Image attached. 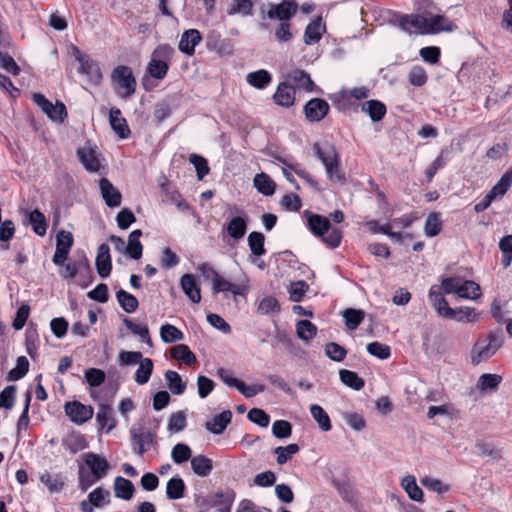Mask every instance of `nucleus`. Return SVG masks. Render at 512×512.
Returning a JSON list of instances; mask_svg holds the SVG:
<instances>
[{
  "instance_id": "1",
  "label": "nucleus",
  "mask_w": 512,
  "mask_h": 512,
  "mask_svg": "<svg viewBox=\"0 0 512 512\" xmlns=\"http://www.w3.org/2000/svg\"><path fill=\"white\" fill-rule=\"evenodd\" d=\"M307 225L310 231L329 247L337 248L341 244L342 232L336 227H332L329 218L310 213L307 216Z\"/></svg>"
},
{
  "instance_id": "2",
  "label": "nucleus",
  "mask_w": 512,
  "mask_h": 512,
  "mask_svg": "<svg viewBox=\"0 0 512 512\" xmlns=\"http://www.w3.org/2000/svg\"><path fill=\"white\" fill-rule=\"evenodd\" d=\"M298 11V4L295 0H283L280 3H268L262 5L259 9V15L262 20L260 28L268 30L269 25L265 20H278L281 22H290Z\"/></svg>"
},
{
  "instance_id": "3",
  "label": "nucleus",
  "mask_w": 512,
  "mask_h": 512,
  "mask_svg": "<svg viewBox=\"0 0 512 512\" xmlns=\"http://www.w3.org/2000/svg\"><path fill=\"white\" fill-rule=\"evenodd\" d=\"M313 151L325 166L329 179L333 182L344 183L345 174L340 169V157L336 147L332 144H327L322 148L318 143H314Z\"/></svg>"
},
{
  "instance_id": "4",
  "label": "nucleus",
  "mask_w": 512,
  "mask_h": 512,
  "mask_svg": "<svg viewBox=\"0 0 512 512\" xmlns=\"http://www.w3.org/2000/svg\"><path fill=\"white\" fill-rule=\"evenodd\" d=\"M174 54L175 49L171 45H158L151 54V59L147 65V73L154 79L161 80L165 78Z\"/></svg>"
},
{
  "instance_id": "5",
  "label": "nucleus",
  "mask_w": 512,
  "mask_h": 512,
  "mask_svg": "<svg viewBox=\"0 0 512 512\" xmlns=\"http://www.w3.org/2000/svg\"><path fill=\"white\" fill-rule=\"evenodd\" d=\"M111 80L122 98H130L136 91V79L129 66L115 67L111 73Z\"/></svg>"
},
{
  "instance_id": "6",
  "label": "nucleus",
  "mask_w": 512,
  "mask_h": 512,
  "mask_svg": "<svg viewBox=\"0 0 512 512\" xmlns=\"http://www.w3.org/2000/svg\"><path fill=\"white\" fill-rule=\"evenodd\" d=\"M72 53L79 63L78 72L85 74L90 82L99 84L102 80V72L98 63L75 46L73 47Z\"/></svg>"
},
{
  "instance_id": "7",
  "label": "nucleus",
  "mask_w": 512,
  "mask_h": 512,
  "mask_svg": "<svg viewBox=\"0 0 512 512\" xmlns=\"http://www.w3.org/2000/svg\"><path fill=\"white\" fill-rule=\"evenodd\" d=\"M73 242L74 239L71 232L65 230L58 232L56 236V250L52 258L55 265L61 266L67 260Z\"/></svg>"
},
{
  "instance_id": "8",
  "label": "nucleus",
  "mask_w": 512,
  "mask_h": 512,
  "mask_svg": "<svg viewBox=\"0 0 512 512\" xmlns=\"http://www.w3.org/2000/svg\"><path fill=\"white\" fill-rule=\"evenodd\" d=\"M393 25L398 26L402 31L412 34L424 35L425 16L420 14H406L400 15L399 19L391 22Z\"/></svg>"
},
{
  "instance_id": "9",
  "label": "nucleus",
  "mask_w": 512,
  "mask_h": 512,
  "mask_svg": "<svg viewBox=\"0 0 512 512\" xmlns=\"http://www.w3.org/2000/svg\"><path fill=\"white\" fill-rule=\"evenodd\" d=\"M130 435L133 450L139 456H143L147 448L154 444V434L147 428H131Z\"/></svg>"
},
{
  "instance_id": "10",
  "label": "nucleus",
  "mask_w": 512,
  "mask_h": 512,
  "mask_svg": "<svg viewBox=\"0 0 512 512\" xmlns=\"http://www.w3.org/2000/svg\"><path fill=\"white\" fill-rule=\"evenodd\" d=\"M93 408L82 404L79 401L67 402L65 404V413L69 419L78 425H81L93 417Z\"/></svg>"
},
{
  "instance_id": "11",
  "label": "nucleus",
  "mask_w": 512,
  "mask_h": 512,
  "mask_svg": "<svg viewBox=\"0 0 512 512\" xmlns=\"http://www.w3.org/2000/svg\"><path fill=\"white\" fill-rule=\"evenodd\" d=\"M457 26L443 15H431L425 17L424 35L437 34L440 32H452Z\"/></svg>"
},
{
  "instance_id": "12",
  "label": "nucleus",
  "mask_w": 512,
  "mask_h": 512,
  "mask_svg": "<svg viewBox=\"0 0 512 512\" xmlns=\"http://www.w3.org/2000/svg\"><path fill=\"white\" fill-rule=\"evenodd\" d=\"M206 47L210 51H214L219 55H230L233 52V44L230 39L222 38L221 34L212 30L206 35Z\"/></svg>"
},
{
  "instance_id": "13",
  "label": "nucleus",
  "mask_w": 512,
  "mask_h": 512,
  "mask_svg": "<svg viewBox=\"0 0 512 512\" xmlns=\"http://www.w3.org/2000/svg\"><path fill=\"white\" fill-rule=\"evenodd\" d=\"M329 109L330 106L326 100L313 98L305 104L304 113L310 122H318L328 114Z\"/></svg>"
},
{
  "instance_id": "14",
  "label": "nucleus",
  "mask_w": 512,
  "mask_h": 512,
  "mask_svg": "<svg viewBox=\"0 0 512 512\" xmlns=\"http://www.w3.org/2000/svg\"><path fill=\"white\" fill-rule=\"evenodd\" d=\"M84 462L91 470V474L99 480L104 478L110 469V465L104 457L92 452L84 455Z\"/></svg>"
},
{
  "instance_id": "15",
  "label": "nucleus",
  "mask_w": 512,
  "mask_h": 512,
  "mask_svg": "<svg viewBox=\"0 0 512 512\" xmlns=\"http://www.w3.org/2000/svg\"><path fill=\"white\" fill-rule=\"evenodd\" d=\"M235 492L232 489L217 491L208 501V505L217 512H231Z\"/></svg>"
},
{
  "instance_id": "16",
  "label": "nucleus",
  "mask_w": 512,
  "mask_h": 512,
  "mask_svg": "<svg viewBox=\"0 0 512 512\" xmlns=\"http://www.w3.org/2000/svg\"><path fill=\"white\" fill-rule=\"evenodd\" d=\"M101 196L105 204L110 208L119 207L122 202L120 191L107 178H101L99 181Z\"/></svg>"
},
{
  "instance_id": "17",
  "label": "nucleus",
  "mask_w": 512,
  "mask_h": 512,
  "mask_svg": "<svg viewBox=\"0 0 512 512\" xmlns=\"http://www.w3.org/2000/svg\"><path fill=\"white\" fill-rule=\"evenodd\" d=\"M24 225H30L32 230L38 236H44L47 232V220L45 215L39 210H26L24 213Z\"/></svg>"
},
{
  "instance_id": "18",
  "label": "nucleus",
  "mask_w": 512,
  "mask_h": 512,
  "mask_svg": "<svg viewBox=\"0 0 512 512\" xmlns=\"http://www.w3.org/2000/svg\"><path fill=\"white\" fill-rule=\"evenodd\" d=\"M295 94V87L291 83L284 81L277 86L273 100L277 105L289 108L294 105Z\"/></svg>"
},
{
  "instance_id": "19",
  "label": "nucleus",
  "mask_w": 512,
  "mask_h": 512,
  "mask_svg": "<svg viewBox=\"0 0 512 512\" xmlns=\"http://www.w3.org/2000/svg\"><path fill=\"white\" fill-rule=\"evenodd\" d=\"M97 273L101 278H107L112 270L110 248L106 243L101 244L97 249L95 260Z\"/></svg>"
},
{
  "instance_id": "20",
  "label": "nucleus",
  "mask_w": 512,
  "mask_h": 512,
  "mask_svg": "<svg viewBox=\"0 0 512 512\" xmlns=\"http://www.w3.org/2000/svg\"><path fill=\"white\" fill-rule=\"evenodd\" d=\"M446 312L448 314L446 319L455 320L460 323H475L480 318V313L476 309L467 306L448 308Z\"/></svg>"
},
{
  "instance_id": "21",
  "label": "nucleus",
  "mask_w": 512,
  "mask_h": 512,
  "mask_svg": "<svg viewBox=\"0 0 512 512\" xmlns=\"http://www.w3.org/2000/svg\"><path fill=\"white\" fill-rule=\"evenodd\" d=\"M180 286L185 295L193 303H199L201 301V290L194 275L184 274L180 279Z\"/></svg>"
},
{
  "instance_id": "22",
  "label": "nucleus",
  "mask_w": 512,
  "mask_h": 512,
  "mask_svg": "<svg viewBox=\"0 0 512 512\" xmlns=\"http://www.w3.org/2000/svg\"><path fill=\"white\" fill-rule=\"evenodd\" d=\"M202 40L200 32L196 29L186 30L179 41V50L187 55H193L195 47Z\"/></svg>"
},
{
  "instance_id": "23",
  "label": "nucleus",
  "mask_w": 512,
  "mask_h": 512,
  "mask_svg": "<svg viewBox=\"0 0 512 512\" xmlns=\"http://www.w3.org/2000/svg\"><path fill=\"white\" fill-rule=\"evenodd\" d=\"M110 125L113 131L121 138L126 139L130 136L131 131L125 118L121 117V111L112 107L109 113Z\"/></svg>"
},
{
  "instance_id": "24",
  "label": "nucleus",
  "mask_w": 512,
  "mask_h": 512,
  "mask_svg": "<svg viewBox=\"0 0 512 512\" xmlns=\"http://www.w3.org/2000/svg\"><path fill=\"white\" fill-rule=\"evenodd\" d=\"M287 82L291 83L294 87L304 89L307 92H312L316 89L315 83L312 81L310 75L304 70L295 69L287 75Z\"/></svg>"
},
{
  "instance_id": "25",
  "label": "nucleus",
  "mask_w": 512,
  "mask_h": 512,
  "mask_svg": "<svg viewBox=\"0 0 512 512\" xmlns=\"http://www.w3.org/2000/svg\"><path fill=\"white\" fill-rule=\"evenodd\" d=\"M231 420L232 412L230 410H225L214 416L210 421H207L205 423V428L212 434L221 435L231 423Z\"/></svg>"
},
{
  "instance_id": "26",
  "label": "nucleus",
  "mask_w": 512,
  "mask_h": 512,
  "mask_svg": "<svg viewBox=\"0 0 512 512\" xmlns=\"http://www.w3.org/2000/svg\"><path fill=\"white\" fill-rule=\"evenodd\" d=\"M443 291L439 285H432L429 290L428 298L438 315L446 318L448 316L447 309L451 308L447 300L443 297Z\"/></svg>"
},
{
  "instance_id": "27",
  "label": "nucleus",
  "mask_w": 512,
  "mask_h": 512,
  "mask_svg": "<svg viewBox=\"0 0 512 512\" xmlns=\"http://www.w3.org/2000/svg\"><path fill=\"white\" fill-rule=\"evenodd\" d=\"M361 110L366 113L373 122L381 121L387 113L386 105L374 99L362 103Z\"/></svg>"
},
{
  "instance_id": "28",
  "label": "nucleus",
  "mask_w": 512,
  "mask_h": 512,
  "mask_svg": "<svg viewBox=\"0 0 512 512\" xmlns=\"http://www.w3.org/2000/svg\"><path fill=\"white\" fill-rule=\"evenodd\" d=\"M191 469L199 477H207L213 470V462L205 455L199 454L191 458Z\"/></svg>"
},
{
  "instance_id": "29",
  "label": "nucleus",
  "mask_w": 512,
  "mask_h": 512,
  "mask_svg": "<svg viewBox=\"0 0 512 512\" xmlns=\"http://www.w3.org/2000/svg\"><path fill=\"white\" fill-rule=\"evenodd\" d=\"M134 492L135 487L130 480L122 476H117L114 479L115 497L128 501L133 497Z\"/></svg>"
},
{
  "instance_id": "30",
  "label": "nucleus",
  "mask_w": 512,
  "mask_h": 512,
  "mask_svg": "<svg viewBox=\"0 0 512 512\" xmlns=\"http://www.w3.org/2000/svg\"><path fill=\"white\" fill-rule=\"evenodd\" d=\"M142 231L140 229L133 230L128 237V244L126 245V255L134 260L141 258L143 253V246L140 242Z\"/></svg>"
},
{
  "instance_id": "31",
  "label": "nucleus",
  "mask_w": 512,
  "mask_h": 512,
  "mask_svg": "<svg viewBox=\"0 0 512 512\" xmlns=\"http://www.w3.org/2000/svg\"><path fill=\"white\" fill-rule=\"evenodd\" d=\"M496 352L489 344L482 341H477L471 350V362L473 365H478L480 362L488 360Z\"/></svg>"
},
{
  "instance_id": "32",
  "label": "nucleus",
  "mask_w": 512,
  "mask_h": 512,
  "mask_svg": "<svg viewBox=\"0 0 512 512\" xmlns=\"http://www.w3.org/2000/svg\"><path fill=\"white\" fill-rule=\"evenodd\" d=\"M257 0H231V5L227 9L229 16L239 14L242 17L251 16L253 7Z\"/></svg>"
},
{
  "instance_id": "33",
  "label": "nucleus",
  "mask_w": 512,
  "mask_h": 512,
  "mask_svg": "<svg viewBox=\"0 0 512 512\" xmlns=\"http://www.w3.org/2000/svg\"><path fill=\"white\" fill-rule=\"evenodd\" d=\"M77 156L86 170L96 172L100 169V162L93 150L79 148Z\"/></svg>"
},
{
  "instance_id": "34",
  "label": "nucleus",
  "mask_w": 512,
  "mask_h": 512,
  "mask_svg": "<svg viewBox=\"0 0 512 512\" xmlns=\"http://www.w3.org/2000/svg\"><path fill=\"white\" fill-rule=\"evenodd\" d=\"M254 186L261 194L271 196L275 193L276 184L266 173L256 174L254 177Z\"/></svg>"
},
{
  "instance_id": "35",
  "label": "nucleus",
  "mask_w": 512,
  "mask_h": 512,
  "mask_svg": "<svg viewBox=\"0 0 512 512\" xmlns=\"http://www.w3.org/2000/svg\"><path fill=\"white\" fill-rule=\"evenodd\" d=\"M401 486L411 500L416 502H423V491L417 485L416 478L413 475L405 476L401 481Z\"/></svg>"
},
{
  "instance_id": "36",
  "label": "nucleus",
  "mask_w": 512,
  "mask_h": 512,
  "mask_svg": "<svg viewBox=\"0 0 512 512\" xmlns=\"http://www.w3.org/2000/svg\"><path fill=\"white\" fill-rule=\"evenodd\" d=\"M186 486L182 478L173 477L166 485V496L170 500H178L184 497Z\"/></svg>"
},
{
  "instance_id": "37",
  "label": "nucleus",
  "mask_w": 512,
  "mask_h": 512,
  "mask_svg": "<svg viewBox=\"0 0 512 512\" xmlns=\"http://www.w3.org/2000/svg\"><path fill=\"white\" fill-rule=\"evenodd\" d=\"M96 420L101 428H107V432L115 427L112 408L107 404H100L96 414Z\"/></svg>"
},
{
  "instance_id": "38",
  "label": "nucleus",
  "mask_w": 512,
  "mask_h": 512,
  "mask_svg": "<svg viewBox=\"0 0 512 512\" xmlns=\"http://www.w3.org/2000/svg\"><path fill=\"white\" fill-rule=\"evenodd\" d=\"M172 358L182 360L186 365L191 366L197 362L195 354L185 344H179L170 350Z\"/></svg>"
},
{
  "instance_id": "39",
  "label": "nucleus",
  "mask_w": 512,
  "mask_h": 512,
  "mask_svg": "<svg viewBox=\"0 0 512 512\" xmlns=\"http://www.w3.org/2000/svg\"><path fill=\"white\" fill-rule=\"evenodd\" d=\"M154 364L150 358H143L139 362V367L135 372V382L139 385L146 384L153 372Z\"/></svg>"
},
{
  "instance_id": "40",
  "label": "nucleus",
  "mask_w": 512,
  "mask_h": 512,
  "mask_svg": "<svg viewBox=\"0 0 512 512\" xmlns=\"http://www.w3.org/2000/svg\"><path fill=\"white\" fill-rule=\"evenodd\" d=\"M116 298L121 308L127 313L135 312L139 306L138 299L123 289L116 292Z\"/></svg>"
},
{
  "instance_id": "41",
  "label": "nucleus",
  "mask_w": 512,
  "mask_h": 512,
  "mask_svg": "<svg viewBox=\"0 0 512 512\" xmlns=\"http://www.w3.org/2000/svg\"><path fill=\"white\" fill-rule=\"evenodd\" d=\"M246 80L251 86L257 89H264L270 84L272 77L267 70L260 69L258 71L249 73L246 76Z\"/></svg>"
},
{
  "instance_id": "42",
  "label": "nucleus",
  "mask_w": 512,
  "mask_h": 512,
  "mask_svg": "<svg viewBox=\"0 0 512 512\" xmlns=\"http://www.w3.org/2000/svg\"><path fill=\"white\" fill-rule=\"evenodd\" d=\"M227 233L230 237L238 240L241 239L247 231L246 220L241 217H233L226 226Z\"/></svg>"
},
{
  "instance_id": "43",
  "label": "nucleus",
  "mask_w": 512,
  "mask_h": 512,
  "mask_svg": "<svg viewBox=\"0 0 512 512\" xmlns=\"http://www.w3.org/2000/svg\"><path fill=\"white\" fill-rule=\"evenodd\" d=\"M458 296L460 298L475 300L481 296L480 286L472 280L462 279L460 287L458 288Z\"/></svg>"
},
{
  "instance_id": "44",
  "label": "nucleus",
  "mask_w": 512,
  "mask_h": 512,
  "mask_svg": "<svg viewBox=\"0 0 512 512\" xmlns=\"http://www.w3.org/2000/svg\"><path fill=\"white\" fill-rule=\"evenodd\" d=\"M166 385L169 390L175 394H183L186 389V383L182 381L181 376L173 370H168L165 373Z\"/></svg>"
},
{
  "instance_id": "45",
  "label": "nucleus",
  "mask_w": 512,
  "mask_h": 512,
  "mask_svg": "<svg viewBox=\"0 0 512 512\" xmlns=\"http://www.w3.org/2000/svg\"><path fill=\"white\" fill-rule=\"evenodd\" d=\"M339 377L344 385L356 391L361 390L365 385L364 380L359 377L356 372L347 369H341L339 371Z\"/></svg>"
},
{
  "instance_id": "46",
  "label": "nucleus",
  "mask_w": 512,
  "mask_h": 512,
  "mask_svg": "<svg viewBox=\"0 0 512 512\" xmlns=\"http://www.w3.org/2000/svg\"><path fill=\"white\" fill-rule=\"evenodd\" d=\"M310 413L322 431L327 432L331 430L332 425L330 417L320 405L312 404L310 406Z\"/></svg>"
},
{
  "instance_id": "47",
  "label": "nucleus",
  "mask_w": 512,
  "mask_h": 512,
  "mask_svg": "<svg viewBox=\"0 0 512 512\" xmlns=\"http://www.w3.org/2000/svg\"><path fill=\"white\" fill-rule=\"evenodd\" d=\"M265 236L261 232L253 231L248 236V246L252 255L260 257L266 253L264 247Z\"/></svg>"
},
{
  "instance_id": "48",
  "label": "nucleus",
  "mask_w": 512,
  "mask_h": 512,
  "mask_svg": "<svg viewBox=\"0 0 512 512\" xmlns=\"http://www.w3.org/2000/svg\"><path fill=\"white\" fill-rule=\"evenodd\" d=\"M280 309L278 300L273 296H266L258 301L257 313L260 315L278 314Z\"/></svg>"
},
{
  "instance_id": "49",
  "label": "nucleus",
  "mask_w": 512,
  "mask_h": 512,
  "mask_svg": "<svg viewBox=\"0 0 512 512\" xmlns=\"http://www.w3.org/2000/svg\"><path fill=\"white\" fill-rule=\"evenodd\" d=\"M345 325L349 330H355L361 324L365 317V313L361 309L347 308L343 312Z\"/></svg>"
},
{
  "instance_id": "50",
  "label": "nucleus",
  "mask_w": 512,
  "mask_h": 512,
  "mask_svg": "<svg viewBox=\"0 0 512 512\" xmlns=\"http://www.w3.org/2000/svg\"><path fill=\"white\" fill-rule=\"evenodd\" d=\"M29 371V361L25 356H19L16 360V366L11 369L6 379L8 381H17L22 379Z\"/></svg>"
},
{
  "instance_id": "51",
  "label": "nucleus",
  "mask_w": 512,
  "mask_h": 512,
  "mask_svg": "<svg viewBox=\"0 0 512 512\" xmlns=\"http://www.w3.org/2000/svg\"><path fill=\"white\" fill-rule=\"evenodd\" d=\"M442 222L440 218V213L432 212L430 213L424 224V232L428 237H435L441 232Z\"/></svg>"
},
{
  "instance_id": "52",
  "label": "nucleus",
  "mask_w": 512,
  "mask_h": 512,
  "mask_svg": "<svg viewBox=\"0 0 512 512\" xmlns=\"http://www.w3.org/2000/svg\"><path fill=\"white\" fill-rule=\"evenodd\" d=\"M502 381L498 374H482L477 381V388L481 391L496 390Z\"/></svg>"
},
{
  "instance_id": "53",
  "label": "nucleus",
  "mask_w": 512,
  "mask_h": 512,
  "mask_svg": "<svg viewBox=\"0 0 512 512\" xmlns=\"http://www.w3.org/2000/svg\"><path fill=\"white\" fill-rule=\"evenodd\" d=\"M171 458L174 463L180 465L192 458L191 448L184 443H177L171 451Z\"/></svg>"
},
{
  "instance_id": "54",
  "label": "nucleus",
  "mask_w": 512,
  "mask_h": 512,
  "mask_svg": "<svg viewBox=\"0 0 512 512\" xmlns=\"http://www.w3.org/2000/svg\"><path fill=\"white\" fill-rule=\"evenodd\" d=\"M499 249L502 252L501 264L506 269L512 262V235H506L500 239Z\"/></svg>"
},
{
  "instance_id": "55",
  "label": "nucleus",
  "mask_w": 512,
  "mask_h": 512,
  "mask_svg": "<svg viewBox=\"0 0 512 512\" xmlns=\"http://www.w3.org/2000/svg\"><path fill=\"white\" fill-rule=\"evenodd\" d=\"M296 333L300 339L309 341L316 335L317 327L309 320H300L296 324Z\"/></svg>"
},
{
  "instance_id": "56",
  "label": "nucleus",
  "mask_w": 512,
  "mask_h": 512,
  "mask_svg": "<svg viewBox=\"0 0 512 512\" xmlns=\"http://www.w3.org/2000/svg\"><path fill=\"white\" fill-rule=\"evenodd\" d=\"M160 337L165 343H174L183 339V333L174 325L164 324L160 328Z\"/></svg>"
},
{
  "instance_id": "57",
  "label": "nucleus",
  "mask_w": 512,
  "mask_h": 512,
  "mask_svg": "<svg viewBox=\"0 0 512 512\" xmlns=\"http://www.w3.org/2000/svg\"><path fill=\"white\" fill-rule=\"evenodd\" d=\"M123 323L133 334L138 335L142 342L151 344V338L147 325L136 324L127 317L123 319Z\"/></svg>"
},
{
  "instance_id": "58",
  "label": "nucleus",
  "mask_w": 512,
  "mask_h": 512,
  "mask_svg": "<svg viewBox=\"0 0 512 512\" xmlns=\"http://www.w3.org/2000/svg\"><path fill=\"white\" fill-rule=\"evenodd\" d=\"M325 355L335 362H341L347 355V350L336 342H329L324 347Z\"/></svg>"
},
{
  "instance_id": "59",
  "label": "nucleus",
  "mask_w": 512,
  "mask_h": 512,
  "mask_svg": "<svg viewBox=\"0 0 512 512\" xmlns=\"http://www.w3.org/2000/svg\"><path fill=\"white\" fill-rule=\"evenodd\" d=\"M299 446L295 443L289 444L285 447H276L274 453L277 454V463L283 465L287 463L291 457L299 451Z\"/></svg>"
},
{
  "instance_id": "60",
  "label": "nucleus",
  "mask_w": 512,
  "mask_h": 512,
  "mask_svg": "<svg viewBox=\"0 0 512 512\" xmlns=\"http://www.w3.org/2000/svg\"><path fill=\"white\" fill-rule=\"evenodd\" d=\"M40 480L49 489L50 492H59L64 486V483L59 475L51 474L47 471L41 474Z\"/></svg>"
},
{
  "instance_id": "61",
  "label": "nucleus",
  "mask_w": 512,
  "mask_h": 512,
  "mask_svg": "<svg viewBox=\"0 0 512 512\" xmlns=\"http://www.w3.org/2000/svg\"><path fill=\"white\" fill-rule=\"evenodd\" d=\"M321 39L320 33V22L318 20H314L310 22L305 28L304 32V43L306 45H312L317 43Z\"/></svg>"
},
{
  "instance_id": "62",
  "label": "nucleus",
  "mask_w": 512,
  "mask_h": 512,
  "mask_svg": "<svg viewBox=\"0 0 512 512\" xmlns=\"http://www.w3.org/2000/svg\"><path fill=\"white\" fill-rule=\"evenodd\" d=\"M63 443L73 453H76L87 447L85 438L79 433H72L64 439Z\"/></svg>"
},
{
  "instance_id": "63",
  "label": "nucleus",
  "mask_w": 512,
  "mask_h": 512,
  "mask_svg": "<svg viewBox=\"0 0 512 512\" xmlns=\"http://www.w3.org/2000/svg\"><path fill=\"white\" fill-rule=\"evenodd\" d=\"M189 161L196 169L198 180H202L207 174H209L210 168L204 157L198 154H191L189 156Z\"/></svg>"
},
{
  "instance_id": "64",
  "label": "nucleus",
  "mask_w": 512,
  "mask_h": 512,
  "mask_svg": "<svg viewBox=\"0 0 512 512\" xmlns=\"http://www.w3.org/2000/svg\"><path fill=\"white\" fill-rule=\"evenodd\" d=\"M512 185V178L505 172L498 182L491 188L489 193L494 197L503 196Z\"/></svg>"
}]
</instances>
